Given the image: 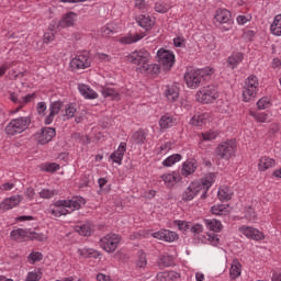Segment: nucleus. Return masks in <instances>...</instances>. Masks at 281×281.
I'll list each match as a JSON object with an SVG mask.
<instances>
[{
    "label": "nucleus",
    "instance_id": "1",
    "mask_svg": "<svg viewBox=\"0 0 281 281\" xmlns=\"http://www.w3.org/2000/svg\"><path fill=\"white\" fill-rule=\"evenodd\" d=\"M86 201L83 198L75 196L71 200H58L54 203L53 207L50 206V214L55 217L67 216L76 210H80L85 205Z\"/></svg>",
    "mask_w": 281,
    "mask_h": 281
},
{
    "label": "nucleus",
    "instance_id": "2",
    "mask_svg": "<svg viewBox=\"0 0 281 281\" xmlns=\"http://www.w3.org/2000/svg\"><path fill=\"white\" fill-rule=\"evenodd\" d=\"M213 74V68L189 69L184 74V81L189 89H199L205 82V77L212 76Z\"/></svg>",
    "mask_w": 281,
    "mask_h": 281
},
{
    "label": "nucleus",
    "instance_id": "3",
    "mask_svg": "<svg viewBox=\"0 0 281 281\" xmlns=\"http://www.w3.org/2000/svg\"><path fill=\"white\" fill-rule=\"evenodd\" d=\"M31 124H32V119H30V116H20L11 120L8 123V125L4 128V133L5 135H10L11 137H14V135H19L24 131H27Z\"/></svg>",
    "mask_w": 281,
    "mask_h": 281
},
{
    "label": "nucleus",
    "instance_id": "4",
    "mask_svg": "<svg viewBox=\"0 0 281 281\" xmlns=\"http://www.w3.org/2000/svg\"><path fill=\"white\" fill-rule=\"evenodd\" d=\"M260 87V82L258 81V77L255 75H250L244 83L243 88V100L244 102H251L256 95H258V89Z\"/></svg>",
    "mask_w": 281,
    "mask_h": 281
},
{
    "label": "nucleus",
    "instance_id": "5",
    "mask_svg": "<svg viewBox=\"0 0 281 281\" xmlns=\"http://www.w3.org/2000/svg\"><path fill=\"white\" fill-rule=\"evenodd\" d=\"M196 102L201 104H212L215 100H218V90L215 86H204L195 93Z\"/></svg>",
    "mask_w": 281,
    "mask_h": 281
},
{
    "label": "nucleus",
    "instance_id": "6",
    "mask_svg": "<svg viewBox=\"0 0 281 281\" xmlns=\"http://www.w3.org/2000/svg\"><path fill=\"white\" fill-rule=\"evenodd\" d=\"M120 243H122V237L120 235L109 233L100 239L99 245L103 251L113 254L117 247H120Z\"/></svg>",
    "mask_w": 281,
    "mask_h": 281
},
{
    "label": "nucleus",
    "instance_id": "7",
    "mask_svg": "<svg viewBox=\"0 0 281 281\" xmlns=\"http://www.w3.org/2000/svg\"><path fill=\"white\" fill-rule=\"evenodd\" d=\"M127 60L132 63V65H137L146 69V65L150 63V53L146 49L134 50L127 56Z\"/></svg>",
    "mask_w": 281,
    "mask_h": 281
},
{
    "label": "nucleus",
    "instance_id": "8",
    "mask_svg": "<svg viewBox=\"0 0 281 281\" xmlns=\"http://www.w3.org/2000/svg\"><path fill=\"white\" fill-rule=\"evenodd\" d=\"M218 159H232V156L236 153V142L226 140L221 143L215 149Z\"/></svg>",
    "mask_w": 281,
    "mask_h": 281
},
{
    "label": "nucleus",
    "instance_id": "9",
    "mask_svg": "<svg viewBox=\"0 0 281 281\" xmlns=\"http://www.w3.org/2000/svg\"><path fill=\"white\" fill-rule=\"evenodd\" d=\"M199 194H201V199H205L203 196V184L201 182H191L182 193V201H192Z\"/></svg>",
    "mask_w": 281,
    "mask_h": 281
},
{
    "label": "nucleus",
    "instance_id": "10",
    "mask_svg": "<svg viewBox=\"0 0 281 281\" xmlns=\"http://www.w3.org/2000/svg\"><path fill=\"white\" fill-rule=\"evenodd\" d=\"M157 56L158 63L162 66V69H165V71H170V69H172V65H175V54L170 50L160 48L157 52Z\"/></svg>",
    "mask_w": 281,
    "mask_h": 281
},
{
    "label": "nucleus",
    "instance_id": "11",
    "mask_svg": "<svg viewBox=\"0 0 281 281\" xmlns=\"http://www.w3.org/2000/svg\"><path fill=\"white\" fill-rule=\"evenodd\" d=\"M70 67L71 69H88L91 67V57L87 53L79 54L70 60Z\"/></svg>",
    "mask_w": 281,
    "mask_h": 281
},
{
    "label": "nucleus",
    "instance_id": "12",
    "mask_svg": "<svg viewBox=\"0 0 281 281\" xmlns=\"http://www.w3.org/2000/svg\"><path fill=\"white\" fill-rule=\"evenodd\" d=\"M54 137H56V128L54 127H43L41 132L35 134L37 144H41L42 146H44V144H49Z\"/></svg>",
    "mask_w": 281,
    "mask_h": 281
},
{
    "label": "nucleus",
    "instance_id": "13",
    "mask_svg": "<svg viewBox=\"0 0 281 281\" xmlns=\"http://www.w3.org/2000/svg\"><path fill=\"white\" fill-rule=\"evenodd\" d=\"M22 201H23V195H19V194L12 195L10 198L4 199L0 203V210L1 212H8V210H12L18 205H20Z\"/></svg>",
    "mask_w": 281,
    "mask_h": 281
},
{
    "label": "nucleus",
    "instance_id": "14",
    "mask_svg": "<svg viewBox=\"0 0 281 281\" xmlns=\"http://www.w3.org/2000/svg\"><path fill=\"white\" fill-rule=\"evenodd\" d=\"M239 232L250 240H265V234L251 226H241L239 227Z\"/></svg>",
    "mask_w": 281,
    "mask_h": 281
},
{
    "label": "nucleus",
    "instance_id": "15",
    "mask_svg": "<svg viewBox=\"0 0 281 281\" xmlns=\"http://www.w3.org/2000/svg\"><path fill=\"white\" fill-rule=\"evenodd\" d=\"M154 238H157L158 240H165V243H175L177 238H179V235L177 233L168 231V229H160L153 234Z\"/></svg>",
    "mask_w": 281,
    "mask_h": 281
},
{
    "label": "nucleus",
    "instance_id": "16",
    "mask_svg": "<svg viewBox=\"0 0 281 281\" xmlns=\"http://www.w3.org/2000/svg\"><path fill=\"white\" fill-rule=\"evenodd\" d=\"M161 181H164L166 188H175L179 181H181V175L177 171H172L171 173H164L160 176Z\"/></svg>",
    "mask_w": 281,
    "mask_h": 281
},
{
    "label": "nucleus",
    "instance_id": "17",
    "mask_svg": "<svg viewBox=\"0 0 281 281\" xmlns=\"http://www.w3.org/2000/svg\"><path fill=\"white\" fill-rule=\"evenodd\" d=\"M216 181V173H207L200 182L203 190V196H206L207 191L212 188V183Z\"/></svg>",
    "mask_w": 281,
    "mask_h": 281
},
{
    "label": "nucleus",
    "instance_id": "18",
    "mask_svg": "<svg viewBox=\"0 0 281 281\" xmlns=\"http://www.w3.org/2000/svg\"><path fill=\"white\" fill-rule=\"evenodd\" d=\"M196 172V160H187L183 162L181 168L182 177H190Z\"/></svg>",
    "mask_w": 281,
    "mask_h": 281
},
{
    "label": "nucleus",
    "instance_id": "19",
    "mask_svg": "<svg viewBox=\"0 0 281 281\" xmlns=\"http://www.w3.org/2000/svg\"><path fill=\"white\" fill-rule=\"evenodd\" d=\"M79 93L86 98V100H95L98 98V92L93 91L89 86L80 83L78 86Z\"/></svg>",
    "mask_w": 281,
    "mask_h": 281
},
{
    "label": "nucleus",
    "instance_id": "20",
    "mask_svg": "<svg viewBox=\"0 0 281 281\" xmlns=\"http://www.w3.org/2000/svg\"><path fill=\"white\" fill-rule=\"evenodd\" d=\"M124 153H126V143H121L117 150L111 154L110 159L114 161V164H122V159H124Z\"/></svg>",
    "mask_w": 281,
    "mask_h": 281
},
{
    "label": "nucleus",
    "instance_id": "21",
    "mask_svg": "<svg viewBox=\"0 0 281 281\" xmlns=\"http://www.w3.org/2000/svg\"><path fill=\"white\" fill-rule=\"evenodd\" d=\"M217 23H232V12L227 9H218L215 14Z\"/></svg>",
    "mask_w": 281,
    "mask_h": 281
},
{
    "label": "nucleus",
    "instance_id": "22",
    "mask_svg": "<svg viewBox=\"0 0 281 281\" xmlns=\"http://www.w3.org/2000/svg\"><path fill=\"white\" fill-rule=\"evenodd\" d=\"M179 278H181V274L177 271L159 272L156 276V280L158 281H175V280H179Z\"/></svg>",
    "mask_w": 281,
    "mask_h": 281
},
{
    "label": "nucleus",
    "instance_id": "23",
    "mask_svg": "<svg viewBox=\"0 0 281 281\" xmlns=\"http://www.w3.org/2000/svg\"><path fill=\"white\" fill-rule=\"evenodd\" d=\"M273 166H276V160L263 156L259 159L258 170H260V172H265L266 170H269V168H273Z\"/></svg>",
    "mask_w": 281,
    "mask_h": 281
},
{
    "label": "nucleus",
    "instance_id": "24",
    "mask_svg": "<svg viewBox=\"0 0 281 281\" xmlns=\"http://www.w3.org/2000/svg\"><path fill=\"white\" fill-rule=\"evenodd\" d=\"M245 56L243 53H233L228 58H227V65L228 67H232L233 69H236L240 63H243V59Z\"/></svg>",
    "mask_w": 281,
    "mask_h": 281
},
{
    "label": "nucleus",
    "instance_id": "25",
    "mask_svg": "<svg viewBox=\"0 0 281 281\" xmlns=\"http://www.w3.org/2000/svg\"><path fill=\"white\" fill-rule=\"evenodd\" d=\"M137 23L140 27H144V30L148 31L151 30L153 25H155V18L140 15L137 18Z\"/></svg>",
    "mask_w": 281,
    "mask_h": 281
},
{
    "label": "nucleus",
    "instance_id": "26",
    "mask_svg": "<svg viewBox=\"0 0 281 281\" xmlns=\"http://www.w3.org/2000/svg\"><path fill=\"white\" fill-rule=\"evenodd\" d=\"M76 18H77L76 13L74 12L67 13L58 23V27H71V25L76 23Z\"/></svg>",
    "mask_w": 281,
    "mask_h": 281
},
{
    "label": "nucleus",
    "instance_id": "27",
    "mask_svg": "<svg viewBox=\"0 0 281 281\" xmlns=\"http://www.w3.org/2000/svg\"><path fill=\"white\" fill-rule=\"evenodd\" d=\"M135 265L136 269H146V267L148 266V258L144 250L137 251Z\"/></svg>",
    "mask_w": 281,
    "mask_h": 281
},
{
    "label": "nucleus",
    "instance_id": "28",
    "mask_svg": "<svg viewBox=\"0 0 281 281\" xmlns=\"http://www.w3.org/2000/svg\"><path fill=\"white\" fill-rule=\"evenodd\" d=\"M103 98H111V100H120V92L115 88L104 86L101 90Z\"/></svg>",
    "mask_w": 281,
    "mask_h": 281
},
{
    "label": "nucleus",
    "instance_id": "29",
    "mask_svg": "<svg viewBox=\"0 0 281 281\" xmlns=\"http://www.w3.org/2000/svg\"><path fill=\"white\" fill-rule=\"evenodd\" d=\"M175 265V258L170 255H164L158 260L159 269H166Z\"/></svg>",
    "mask_w": 281,
    "mask_h": 281
},
{
    "label": "nucleus",
    "instance_id": "30",
    "mask_svg": "<svg viewBox=\"0 0 281 281\" xmlns=\"http://www.w3.org/2000/svg\"><path fill=\"white\" fill-rule=\"evenodd\" d=\"M78 254L81 258H100V252L93 248L78 249Z\"/></svg>",
    "mask_w": 281,
    "mask_h": 281
},
{
    "label": "nucleus",
    "instance_id": "31",
    "mask_svg": "<svg viewBox=\"0 0 281 281\" xmlns=\"http://www.w3.org/2000/svg\"><path fill=\"white\" fill-rule=\"evenodd\" d=\"M165 94L169 102H176L179 98V88L177 86L167 87Z\"/></svg>",
    "mask_w": 281,
    "mask_h": 281
},
{
    "label": "nucleus",
    "instance_id": "32",
    "mask_svg": "<svg viewBox=\"0 0 281 281\" xmlns=\"http://www.w3.org/2000/svg\"><path fill=\"white\" fill-rule=\"evenodd\" d=\"M30 232L27 229L18 228L11 232V238L21 243L24 238H27Z\"/></svg>",
    "mask_w": 281,
    "mask_h": 281
},
{
    "label": "nucleus",
    "instance_id": "33",
    "mask_svg": "<svg viewBox=\"0 0 281 281\" xmlns=\"http://www.w3.org/2000/svg\"><path fill=\"white\" fill-rule=\"evenodd\" d=\"M205 225H206L207 229H210L214 234H216V233L221 232V229H223V224L221 223V221H217V220H205Z\"/></svg>",
    "mask_w": 281,
    "mask_h": 281
},
{
    "label": "nucleus",
    "instance_id": "34",
    "mask_svg": "<svg viewBox=\"0 0 281 281\" xmlns=\"http://www.w3.org/2000/svg\"><path fill=\"white\" fill-rule=\"evenodd\" d=\"M270 31L274 36H281V14L274 16Z\"/></svg>",
    "mask_w": 281,
    "mask_h": 281
},
{
    "label": "nucleus",
    "instance_id": "35",
    "mask_svg": "<svg viewBox=\"0 0 281 281\" xmlns=\"http://www.w3.org/2000/svg\"><path fill=\"white\" fill-rule=\"evenodd\" d=\"M209 115L205 113H196L191 119V124L193 126H203L207 122Z\"/></svg>",
    "mask_w": 281,
    "mask_h": 281
},
{
    "label": "nucleus",
    "instance_id": "36",
    "mask_svg": "<svg viewBox=\"0 0 281 281\" xmlns=\"http://www.w3.org/2000/svg\"><path fill=\"white\" fill-rule=\"evenodd\" d=\"M160 128H170V126H175V119L170 114H165L159 120Z\"/></svg>",
    "mask_w": 281,
    "mask_h": 281
},
{
    "label": "nucleus",
    "instance_id": "37",
    "mask_svg": "<svg viewBox=\"0 0 281 281\" xmlns=\"http://www.w3.org/2000/svg\"><path fill=\"white\" fill-rule=\"evenodd\" d=\"M212 214H215V216H225L229 214V211L227 210V206L225 204H217L211 207Z\"/></svg>",
    "mask_w": 281,
    "mask_h": 281
},
{
    "label": "nucleus",
    "instance_id": "38",
    "mask_svg": "<svg viewBox=\"0 0 281 281\" xmlns=\"http://www.w3.org/2000/svg\"><path fill=\"white\" fill-rule=\"evenodd\" d=\"M144 38L143 35L136 34V35H127L120 38V43L123 45H132V43H137V41H142Z\"/></svg>",
    "mask_w": 281,
    "mask_h": 281
},
{
    "label": "nucleus",
    "instance_id": "39",
    "mask_svg": "<svg viewBox=\"0 0 281 281\" xmlns=\"http://www.w3.org/2000/svg\"><path fill=\"white\" fill-rule=\"evenodd\" d=\"M232 190L227 187L221 188L217 192L220 201H229L232 199Z\"/></svg>",
    "mask_w": 281,
    "mask_h": 281
},
{
    "label": "nucleus",
    "instance_id": "40",
    "mask_svg": "<svg viewBox=\"0 0 281 281\" xmlns=\"http://www.w3.org/2000/svg\"><path fill=\"white\" fill-rule=\"evenodd\" d=\"M131 139L132 142H134V144H144V142H146V132H144L143 130L136 131L132 135Z\"/></svg>",
    "mask_w": 281,
    "mask_h": 281
},
{
    "label": "nucleus",
    "instance_id": "41",
    "mask_svg": "<svg viewBox=\"0 0 281 281\" xmlns=\"http://www.w3.org/2000/svg\"><path fill=\"white\" fill-rule=\"evenodd\" d=\"M241 268H243V266L238 261H235L232 265V267L229 269V276H231L232 280H236V278H238L240 276Z\"/></svg>",
    "mask_w": 281,
    "mask_h": 281
},
{
    "label": "nucleus",
    "instance_id": "42",
    "mask_svg": "<svg viewBox=\"0 0 281 281\" xmlns=\"http://www.w3.org/2000/svg\"><path fill=\"white\" fill-rule=\"evenodd\" d=\"M40 169L43 172H56V170H60V165L56 162H46V164H42L40 166Z\"/></svg>",
    "mask_w": 281,
    "mask_h": 281
},
{
    "label": "nucleus",
    "instance_id": "43",
    "mask_svg": "<svg viewBox=\"0 0 281 281\" xmlns=\"http://www.w3.org/2000/svg\"><path fill=\"white\" fill-rule=\"evenodd\" d=\"M177 161H181L180 154H173L169 156L166 160H164L162 166H165L166 168H170V166H175Z\"/></svg>",
    "mask_w": 281,
    "mask_h": 281
},
{
    "label": "nucleus",
    "instance_id": "44",
    "mask_svg": "<svg viewBox=\"0 0 281 281\" xmlns=\"http://www.w3.org/2000/svg\"><path fill=\"white\" fill-rule=\"evenodd\" d=\"M76 232H78L80 236H91V226L89 224L76 226Z\"/></svg>",
    "mask_w": 281,
    "mask_h": 281
},
{
    "label": "nucleus",
    "instance_id": "45",
    "mask_svg": "<svg viewBox=\"0 0 281 281\" xmlns=\"http://www.w3.org/2000/svg\"><path fill=\"white\" fill-rule=\"evenodd\" d=\"M58 194V191L55 189H43L40 192L41 199H53V196H56Z\"/></svg>",
    "mask_w": 281,
    "mask_h": 281
},
{
    "label": "nucleus",
    "instance_id": "46",
    "mask_svg": "<svg viewBox=\"0 0 281 281\" xmlns=\"http://www.w3.org/2000/svg\"><path fill=\"white\" fill-rule=\"evenodd\" d=\"M170 8L172 7L166 2H156L155 4L156 12H159L160 14H166Z\"/></svg>",
    "mask_w": 281,
    "mask_h": 281
},
{
    "label": "nucleus",
    "instance_id": "47",
    "mask_svg": "<svg viewBox=\"0 0 281 281\" xmlns=\"http://www.w3.org/2000/svg\"><path fill=\"white\" fill-rule=\"evenodd\" d=\"M60 109H63V102L61 101H55L50 103L49 111L52 115H58L60 113Z\"/></svg>",
    "mask_w": 281,
    "mask_h": 281
},
{
    "label": "nucleus",
    "instance_id": "48",
    "mask_svg": "<svg viewBox=\"0 0 281 281\" xmlns=\"http://www.w3.org/2000/svg\"><path fill=\"white\" fill-rule=\"evenodd\" d=\"M10 100L14 103V104H19V106L15 110V113H19V111H21V109H23V101L22 99H19V94L11 92L10 93Z\"/></svg>",
    "mask_w": 281,
    "mask_h": 281
},
{
    "label": "nucleus",
    "instance_id": "49",
    "mask_svg": "<svg viewBox=\"0 0 281 281\" xmlns=\"http://www.w3.org/2000/svg\"><path fill=\"white\" fill-rule=\"evenodd\" d=\"M78 110L76 109L75 104H68L65 109V117L66 120H71V117H74V115H76V112Z\"/></svg>",
    "mask_w": 281,
    "mask_h": 281
},
{
    "label": "nucleus",
    "instance_id": "50",
    "mask_svg": "<svg viewBox=\"0 0 281 281\" xmlns=\"http://www.w3.org/2000/svg\"><path fill=\"white\" fill-rule=\"evenodd\" d=\"M257 106L261 111L269 109V106H271V100H269L268 97H263L257 102Z\"/></svg>",
    "mask_w": 281,
    "mask_h": 281
},
{
    "label": "nucleus",
    "instance_id": "51",
    "mask_svg": "<svg viewBox=\"0 0 281 281\" xmlns=\"http://www.w3.org/2000/svg\"><path fill=\"white\" fill-rule=\"evenodd\" d=\"M207 240L213 245V247H218V244L221 243V238H218V234L216 233H207Z\"/></svg>",
    "mask_w": 281,
    "mask_h": 281
},
{
    "label": "nucleus",
    "instance_id": "52",
    "mask_svg": "<svg viewBox=\"0 0 281 281\" xmlns=\"http://www.w3.org/2000/svg\"><path fill=\"white\" fill-rule=\"evenodd\" d=\"M250 115L256 120V122H261V123L267 122V120L269 117V115L267 113L250 112Z\"/></svg>",
    "mask_w": 281,
    "mask_h": 281
},
{
    "label": "nucleus",
    "instance_id": "53",
    "mask_svg": "<svg viewBox=\"0 0 281 281\" xmlns=\"http://www.w3.org/2000/svg\"><path fill=\"white\" fill-rule=\"evenodd\" d=\"M216 137H218V133L216 132L202 133L203 142H212L213 139H216Z\"/></svg>",
    "mask_w": 281,
    "mask_h": 281
},
{
    "label": "nucleus",
    "instance_id": "54",
    "mask_svg": "<svg viewBox=\"0 0 281 281\" xmlns=\"http://www.w3.org/2000/svg\"><path fill=\"white\" fill-rule=\"evenodd\" d=\"M175 224L181 232H188L190 229V223L184 221H176Z\"/></svg>",
    "mask_w": 281,
    "mask_h": 281
},
{
    "label": "nucleus",
    "instance_id": "55",
    "mask_svg": "<svg viewBox=\"0 0 281 281\" xmlns=\"http://www.w3.org/2000/svg\"><path fill=\"white\" fill-rule=\"evenodd\" d=\"M41 273L36 271H31L27 273L25 281H38L41 280Z\"/></svg>",
    "mask_w": 281,
    "mask_h": 281
},
{
    "label": "nucleus",
    "instance_id": "56",
    "mask_svg": "<svg viewBox=\"0 0 281 281\" xmlns=\"http://www.w3.org/2000/svg\"><path fill=\"white\" fill-rule=\"evenodd\" d=\"M29 260H32V262H40V260H43V254H41V252H31L29 255Z\"/></svg>",
    "mask_w": 281,
    "mask_h": 281
},
{
    "label": "nucleus",
    "instance_id": "57",
    "mask_svg": "<svg viewBox=\"0 0 281 281\" xmlns=\"http://www.w3.org/2000/svg\"><path fill=\"white\" fill-rule=\"evenodd\" d=\"M255 36H256V33L251 30H247L243 34V38H245V41H249V42L254 41Z\"/></svg>",
    "mask_w": 281,
    "mask_h": 281
},
{
    "label": "nucleus",
    "instance_id": "58",
    "mask_svg": "<svg viewBox=\"0 0 281 281\" xmlns=\"http://www.w3.org/2000/svg\"><path fill=\"white\" fill-rule=\"evenodd\" d=\"M245 216H246L247 221H256V218H257L256 211H254L252 207L248 209Z\"/></svg>",
    "mask_w": 281,
    "mask_h": 281
},
{
    "label": "nucleus",
    "instance_id": "59",
    "mask_svg": "<svg viewBox=\"0 0 281 281\" xmlns=\"http://www.w3.org/2000/svg\"><path fill=\"white\" fill-rule=\"evenodd\" d=\"M45 111H47V104L45 102H38L37 103L38 115H45Z\"/></svg>",
    "mask_w": 281,
    "mask_h": 281
},
{
    "label": "nucleus",
    "instance_id": "60",
    "mask_svg": "<svg viewBox=\"0 0 281 281\" xmlns=\"http://www.w3.org/2000/svg\"><path fill=\"white\" fill-rule=\"evenodd\" d=\"M97 58L99 60H102L103 63H109L111 61V56L109 54H104V53H98L97 54Z\"/></svg>",
    "mask_w": 281,
    "mask_h": 281
},
{
    "label": "nucleus",
    "instance_id": "61",
    "mask_svg": "<svg viewBox=\"0 0 281 281\" xmlns=\"http://www.w3.org/2000/svg\"><path fill=\"white\" fill-rule=\"evenodd\" d=\"M190 232H192V234H201V232H203V225L195 224L193 226H190Z\"/></svg>",
    "mask_w": 281,
    "mask_h": 281
},
{
    "label": "nucleus",
    "instance_id": "62",
    "mask_svg": "<svg viewBox=\"0 0 281 281\" xmlns=\"http://www.w3.org/2000/svg\"><path fill=\"white\" fill-rule=\"evenodd\" d=\"M136 10H146V1L145 0H135Z\"/></svg>",
    "mask_w": 281,
    "mask_h": 281
},
{
    "label": "nucleus",
    "instance_id": "63",
    "mask_svg": "<svg viewBox=\"0 0 281 281\" xmlns=\"http://www.w3.org/2000/svg\"><path fill=\"white\" fill-rule=\"evenodd\" d=\"M54 38H55L54 32H48L44 34V43H52Z\"/></svg>",
    "mask_w": 281,
    "mask_h": 281
},
{
    "label": "nucleus",
    "instance_id": "64",
    "mask_svg": "<svg viewBox=\"0 0 281 281\" xmlns=\"http://www.w3.org/2000/svg\"><path fill=\"white\" fill-rule=\"evenodd\" d=\"M97 281H111V277L104 273L97 274Z\"/></svg>",
    "mask_w": 281,
    "mask_h": 281
}]
</instances>
